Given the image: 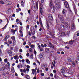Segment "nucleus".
Segmentation results:
<instances>
[{"label":"nucleus","instance_id":"obj_1","mask_svg":"<svg viewBox=\"0 0 79 79\" xmlns=\"http://www.w3.org/2000/svg\"><path fill=\"white\" fill-rule=\"evenodd\" d=\"M48 18L49 19L48 20L49 22L50 23V24H52V20H53V17L52 16V15L51 14H49L48 15Z\"/></svg>","mask_w":79,"mask_h":79},{"label":"nucleus","instance_id":"obj_2","mask_svg":"<svg viewBox=\"0 0 79 79\" xmlns=\"http://www.w3.org/2000/svg\"><path fill=\"white\" fill-rule=\"evenodd\" d=\"M55 2L56 3V6L57 8V9H59L60 8V3H59L60 1H58V0H56L55 1Z\"/></svg>","mask_w":79,"mask_h":79},{"label":"nucleus","instance_id":"obj_3","mask_svg":"<svg viewBox=\"0 0 79 79\" xmlns=\"http://www.w3.org/2000/svg\"><path fill=\"white\" fill-rule=\"evenodd\" d=\"M6 52L7 53L9 54V56H12L13 55V54H12V52L10 50H6Z\"/></svg>","mask_w":79,"mask_h":79},{"label":"nucleus","instance_id":"obj_4","mask_svg":"<svg viewBox=\"0 0 79 79\" xmlns=\"http://www.w3.org/2000/svg\"><path fill=\"white\" fill-rule=\"evenodd\" d=\"M18 30V28H16L14 30L13 29H12L11 30L10 32L13 34H15V32H16Z\"/></svg>","mask_w":79,"mask_h":79},{"label":"nucleus","instance_id":"obj_5","mask_svg":"<svg viewBox=\"0 0 79 79\" xmlns=\"http://www.w3.org/2000/svg\"><path fill=\"white\" fill-rule=\"evenodd\" d=\"M64 5L67 8H69V4L67 2L65 1L64 2Z\"/></svg>","mask_w":79,"mask_h":79},{"label":"nucleus","instance_id":"obj_6","mask_svg":"<svg viewBox=\"0 0 79 79\" xmlns=\"http://www.w3.org/2000/svg\"><path fill=\"white\" fill-rule=\"evenodd\" d=\"M9 37H10V35H6L5 36L4 39L3 40L4 41L6 42L7 41V39H8Z\"/></svg>","mask_w":79,"mask_h":79},{"label":"nucleus","instance_id":"obj_7","mask_svg":"<svg viewBox=\"0 0 79 79\" xmlns=\"http://www.w3.org/2000/svg\"><path fill=\"white\" fill-rule=\"evenodd\" d=\"M60 21L62 23H63L64 22V17L62 15H60Z\"/></svg>","mask_w":79,"mask_h":79},{"label":"nucleus","instance_id":"obj_8","mask_svg":"<svg viewBox=\"0 0 79 79\" xmlns=\"http://www.w3.org/2000/svg\"><path fill=\"white\" fill-rule=\"evenodd\" d=\"M60 34V37H62L63 36H64V35H66V34L65 33V32H62Z\"/></svg>","mask_w":79,"mask_h":79},{"label":"nucleus","instance_id":"obj_9","mask_svg":"<svg viewBox=\"0 0 79 79\" xmlns=\"http://www.w3.org/2000/svg\"><path fill=\"white\" fill-rule=\"evenodd\" d=\"M49 5L50 6L51 8H52V7H53V4H52V1H50Z\"/></svg>","mask_w":79,"mask_h":79},{"label":"nucleus","instance_id":"obj_10","mask_svg":"<svg viewBox=\"0 0 79 79\" xmlns=\"http://www.w3.org/2000/svg\"><path fill=\"white\" fill-rule=\"evenodd\" d=\"M31 71H32V74H35V73H36V70H35V69H31Z\"/></svg>","mask_w":79,"mask_h":79},{"label":"nucleus","instance_id":"obj_11","mask_svg":"<svg viewBox=\"0 0 79 79\" xmlns=\"http://www.w3.org/2000/svg\"><path fill=\"white\" fill-rule=\"evenodd\" d=\"M46 24L47 25L46 27H47V28H48V29H49V28L50 27V26H49V24H48V22H47L46 23Z\"/></svg>","mask_w":79,"mask_h":79},{"label":"nucleus","instance_id":"obj_12","mask_svg":"<svg viewBox=\"0 0 79 79\" xmlns=\"http://www.w3.org/2000/svg\"><path fill=\"white\" fill-rule=\"evenodd\" d=\"M35 31L34 30H32V29H31V34L32 35H34L35 34Z\"/></svg>","mask_w":79,"mask_h":79},{"label":"nucleus","instance_id":"obj_13","mask_svg":"<svg viewBox=\"0 0 79 79\" xmlns=\"http://www.w3.org/2000/svg\"><path fill=\"white\" fill-rule=\"evenodd\" d=\"M5 69H6L5 67H3L0 68V71H4Z\"/></svg>","mask_w":79,"mask_h":79},{"label":"nucleus","instance_id":"obj_14","mask_svg":"<svg viewBox=\"0 0 79 79\" xmlns=\"http://www.w3.org/2000/svg\"><path fill=\"white\" fill-rule=\"evenodd\" d=\"M11 39H12V40H13V42L15 41V37L14 36H12L11 37Z\"/></svg>","mask_w":79,"mask_h":79},{"label":"nucleus","instance_id":"obj_15","mask_svg":"<svg viewBox=\"0 0 79 79\" xmlns=\"http://www.w3.org/2000/svg\"><path fill=\"white\" fill-rule=\"evenodd\" d=\"M67 43H68V44H70V45H72V44H73V41L71 40L69 42H67Z\"/></svg>","mask_w":79,"mask_h":79},{"label":"nucleus","instance_id":"obj_16","mask_svg":"<svg viewBox=\"0 0 79 79\" xmlns=\"http://www.w3.org/2000/svg\"><path fill=\"white\" fill-rule=\"evenodd\" d=\"M45 52L46 53H49V52H50V49L48 48H47L45 49Z\"/></svg>","mask_w":79,"mask_h":79},{"label":"nucleus","instance_id":"obj_17","mask_svg":"<svg viewBox=\"0 0 79 79\" xmlns=\"http://www.w3.org/2000/svg\"><path fill=\"white\" fill-rule=\"evenodd\" d=\"M68 61H69V62H72V61H73L72 60H71V58L69 57L68 58Z\"/></svg>","mask_w":79,"mask_h":79},{"label":"nucleus","instance_id":"obj_18","mask_svg":"<svg viewBox=\"0 0 79 79\" xmlns=\"http://www.w3.org/2000/svg\"><path fill=\"white\" fill-rule=\"evenodd\" d=\"M21 5L22 6H24V3L23 1H21Z\"/></svg>","mask_w":79,"mask_h":79},{"label":"nucleus","instance_id":"obj_19","mask_svg":"<svg viewBox=\"0 0 79 79\" xmlns=\"http://www.w3.org/2000/svg\"><path fill=\"white\" fill-rule=\"evenodd\" d=\"M21 9L20 8L16 9V11L17 13H18L19 11H21Z\"/></svg>","mask_w":79,"mask_h":79},{"label":"nucleus","instance_id":"obj_20","mask_svg":"<svg viewBox=\"0 0 79 79\" xmlns=\"http://www.w3.org/2000/svg\"><path fill=\"white\" fill-rule=\"evenodd\" d=\"M66 12V10L65 9H63V10L62 12V13L63 15H64V14Z\"/></svg>","mask_w":79,"mask_h":79},{"label":"nucleus","instance_id":"obj_21","mask_svg":"<svg viewBox=\"0 0 79 79\" xmlns=\"http://www.w3.org/2000/svg\"><path fill=\"white\" fill-rule=\"evenodd\" d=\"M71 28L72 29H74L75 28V26H74V24H72Z\"/></svg>","mask_w":79,"mask_h":79},{"label":"nucleus","instance_id":"obj_22","mask_svg":"<svg viewBox=\"0 0 79 79\" xmlns=\"http://www.w3.org/2000/svg\"><path fill=\"white\" fill-rule=\"evenodd\" d=\"M26 61L27 63H28V64H30V61H29V59H27L26 60Z\"/></svg>","mask_w":79,"mask_h":79},{"label":"nucleus","instance_id":"obj_23","mask_svg":"<svg viewBox=\"0 0 79 79\" xmlns=\"http://www.w3.org/2000/svg\"><path fill=\"white\" fill-rule=\"evenodd\" d=\"M39 4V1H37L36 3V7L37 9H38V4Z\"/></svg>","mask_w":79,"mask_h":79},{"label":"nucleus","instance_id":"obj_24","mask_svg":"<svg viewBox=\"0 0 79 79\" xmlns=\"http://www.w3.org/2000/svg\"><path fill=\"white\" fill-rule=\"evenodd\" d=\"M26 76H27L26 77V78L27 79H31V78L30 77H29V76L28 75H26Z\"/></svg>","mask_w":79,"mask_h":79},{"label":"nucleus","instance_id":"obj_25","mask_svg":"<svg viewBox=\"0 0 79 79\" xmlns=\"http://www.w3.org/2000/svg\"><path fill=\"white\" fill-rule=\"evenodd\" d=\"M39 57L40 58V59L42 60V58H43V56L41 55H40L39 56Z\"/></svg>","mask_w":79,"mask_h":79},{"label":"nucleus","instance_id":"obj_26","mask_svg":"<svg viewBox=\"0 0 79 79\" xmlns=\"http://www.w3.org/2000/svg\"><path fill=\"white\" fill-rule=\"evenodd\" d=\"M53 9L52 13H55V7H54V6L53 7Z\"/></svg>","mask_w":79,"mask_h":79},{"label":"nucleus","instance_id":"obj_27","mask_svg":"<svg viewBox=\"0 0 79 79\" xmlns=\"http://www.w3.org/2000/svg\"><path fill=\"white\" fill-rule=\"evenodd\" d=\"M27 29H28L29 28V25H27L26 27Z\"/></svg>","mask_w":79,"mask_h":79},{"label":"nucleus","instance_id":"obj_28","mask_svg":"<svg viewBox=\"0 0 79 79\" xmlns=\"http://www.w3.org/2000/svg\"><path fill=\"white\" fill-rule=\"evenodd\" d=\"M0 4H2V5L3 4H5V3H4V2H3L1 1H0Z\"/></svg>","mask_w":79,"mask_h":79},{"label":"nucleus","instance_id":"obj_29","mask_svg":"<svg viewBox=\"0 0 79 79\" xmlns=\"http://www.w3.org/2000/svg\"><path fill=\"white\" fill-rule=\"evenodd\" d=\"M61 72L62 73H64V69H62L61 70Z\"/></svg>","mask_w":79,"mask_h":79},{"label":"nucleus","instance_id":"obj_30","mask_svg":"<svg viewBox=\"0 0 79 79\" xmlns=\"http://www.w3.org/2000/svg\"><path fill=\"white\" fill-rule=\"evenodd\" d=\"M31 58H32V59H33V54H31Z\"/></svg>","mask_w":79,"mask_h":79},{"label":"nucleus","instance_id":"obj_31","mask_svg":"<svg viewBox=\"0 0 79 79\" xmlns=\"http://www.w3.org/2000/svg\"><path fill=\"white\" fill-rule=\"evenodd\" d=\"M71 62H72V63L73 65V66H75V64L74 63V62H73V61H72Z\"/></svg>","mask_w":79,"mask_h":79},{"label":"nucleus","instance_id":"obj_32","mask_svg":"<svg viewBox=\"0 0 79 79\" xmlns=\"http://www.w3.org/2000/svg\"><path fill=\"white\" fill-rule=\"evenodd\" d=\"M40 52H42L43 51H44V49L43 48H41L40 49Z\"/></svg>","mask_w":79,"mask_h":79},{"label":"nucleus","instance_id":"obj_33","mask_svg":"<svg viewBox=\"0 0 79 79\" xmlns=\"http://www.w3.org/2000/svg\"><path fill=\"white\" fill-rule=\"evenodd\" d=\"M39 22L40 23H42V20L41 18H39Z\"/></svg>","mask_w":79,"mask_h":79},{"label":"nucleus","instance_id":"obj_34","mask_svg":"<svg viewBox=\"0 0 79 79\" xmlns=\"http://www.w3.org/2000/svg\"><path fill=\"white\" fill-rule=\"evenodd\" d=\"M65 26L66 27H68V25L66 23H65Z\"/></svg>","mask_w":79,"mask_h":79},{"label":"nucleus","instance_id":"obj_35","mask_svg":"<svg viewBox=\"0 0 79 79\" xmlns=\"http://www.w3.org/2000/svg\"><path fill=\"white\" fill-rule=\"evenodd\" d=\"M34 54L35 55V56H36V55L37 54V52L35 50H34Z\"/></svg>","mask_w":79,"mask_h":79},{"label":"nucleus","instance_id":"obj_36","mask_svg":"<svg viewBox=\"0 0 79 79\" xmlns=\"http://www.w3.org/2000/svg\"><path fill=\"white\" fill-rule=\"evenodd\" d=\"M29 51L30 52H32V49L31 48H30L29 49Z\"/></svg>","mask_w":79,"mask_h":79},{"label":"nucleus","instance_id":"obj_37","mask_svg":"<svg viewBox=\"0 0 79 79\" xmlns=\"http://www.w3.org/2000/svg\"><path fill=\"white\" fill-rule=\"evenodd\" d=\"M2 54V51L1 50V49H0V55Z\"/></svg>","mask_w":79,"mask_h":79},{"label":"nucleus","instance_id":"obj_38","mask_svg":"<svg viewBox=\"0 0 79 79\" xmlns=\"http://www.w3.org/2000/svg\"><path fill=\"white\" fill-rule=\"evenodd\" d=\"M2 76H5V73L3 72L2 73Z\"/></svg>","mask_w":79,"mask_h":79},{"label":"nucleus","instance_id":"obj_39","mask_svg":"<svg viewBox=\"0 0 79 79\" xmlns=\"http://www.w3.org/2000/svg\"><path fill=\"white\" fill-rule=\"evenodd\" d=\"M20 37H23V34L22 33H20Z\"/></svg>","mask_w":79,"mask_h":79},{"label":"nucleus","instance_id":"obj_40","mask_svg":"<svg viewBox=\"0 0 79 79\" xmlns=\"http://www.w3.org/2000/svg\"><path fill=\"white\" fill-rule=\"evenodd\" d=\"M20 30H21V31H23V27H20Z\"/></svg>","mask_w":79,"mask_h":79},{"label":"nucleus","instance_id":"obj_41","mask_svg":"<svg viewBox=\"0 0 79 79\" xmlns=\"http://www.w3.org/2000/svg\"><path fill=\"white\" fill-rule=\"evenodd\" d=\"M40 24L42 27H44L43 26V25L42 24V23H40Z\"/></svg>","mask_w":79,"mask_h":79},{"label":"nucleus","instance_id":"obj_42","mask_svg":"<svg viewBox=\"0 0 79 79\" xmlns=\"http://www.w3.org/2000/svg\"><path fill=\"white\" fill-rule=\"evenodd\" d=\"M13 47H12L10 48V50H13Z\"/></svg>","mask_w":79,"mask_h":79},{"label":"nucleus","instance_id":"obj_43","mask_svg":"<svg viewBox=\"0 0 79 79\" xmlns=\"http://www.w3.org/2000/svg\"><path fill=\"white\" fill-rule=\"evenodd\" d=\"M14 58L15 60H16V59H17V56H14Z\"/></svg>","mask_w":79,"mask_h":79},{"label":"nucleus","instance_id":"obj_44","mask_svg":"<svg viewBox=\"0 0 79 79\" xmlns=\"http://www.w3.org/2000/svg\"><path fill=\"white\" fill-rule=\"evenodd\" d=\"M9 44H12V41H10L9 42Z\"/></svg>","mask_w":79,"mask_h":79},{"label":"nucleus","instance_id":"obj_45","mask_svg":"<svg viewBox=\"0 0 79 79\" xmlns=\"http://www.w3.org/2000/svg\"><path fill=\"white\" fill-rule=\"evenodd\" d=\"M7 25V24H6V25L5 26H4V27L3 28H2V29H6V25Z\"/></svg>","mask_w":79,"mask_h":79},{"label":"nucleus","instance_id":"obj_46","mask_svg":"<svg viewBox=\"0 0 79 79\" xmlns=\"http://www.w3.org/2000/svg\"><path fill=\"white\" fill-rule=\"evenodd\" d=\"M26 44V41H25L23 43V45H25Z\"/></svg>","mask_w":79,"mask_h":79},{"label":"nucleus","instance_id":"obj_47","mask_svg":"<svg viewBox=\"0 0 79 79\" xmlns=\"http://www.w3.org/2000/svg\"><path fill=\"white\" fill-rule=\"evenodd\" d=\"M26 56H27V57H28V56H29V53H27Z\"/></svg>","mask_w":79,"mask_h":79},{"label":"nucleus","instance_id":"obj_48","mask_svg":"<svg viewBox=\"0 0 79 79\" xmlns=\"http://www.w3.org/2000/svg\"><path fill=\"white\" fill-rule=\"evenodd\" d=\"M44 0H41V2L42 3H44Z\"/></svg>","mask_w":79,"mask_h":79},{"label":"nucleus","instance_id":"obj_49","mask_svg":"<svg viewBox=\"0 0 79 79\" xmlns=\"http://www.w3.org/2000/svg\"><path fill=\"white\" fill-rule=\"evenodd\" d=\"M60 27H63L64 28H64H65L64 27V26L63 25H60Z\"/></svg>","mask_w":79,"mask_h":79},{"label":"nucleus","instance_id":"obj_50","mask_svg":"<svg viewBox=\"0 0 79 79\" xmlns=\"http://www.w3.org/2000/svg\"><path fill=\"white\" fill-rule=\"evenodd\" d=\"M4 61L5 62H7V59H6L4 60Z\"/></svg>","mask_w":79,"mask_h":79},{"label":"nucleus","instance_id":"obj_51","mask_svg":"<svg viewBox=\"0 0 79 79\" xmlns=\"http://www.w3.org/2000/svg\"><path fill=\"white\" fill-rule=\"evenodd\" d=\"M19 57L20 58H21V59H22V58H23V56H22L21 55H20Z\"/></svg>","mask_w":79,"mask_h":79},{"label":"nucleus","instance_id":"obj_52","mask_svg":"<svg viewBox=\"0 0 79 79\" xmlns=\"http://www.w3.org/2000/svg\"><path fill=\"white\" fill-rule=\"evenodd\" d=\"M40 72V70H39V69H38L37 70V73H39V72Z\"/></svg>","mask_w":79,"mask_h":79},{"label":"nucleus","instance_id":"obj_53","mask_svg":"<svg viewBox=\"0 0 79 79\" xmlns=\"http://www.w3.org/2000/svg\"><path fill=\"white\" fill-rule=\"evenodd\" d=\"M26 71L27 72V71H29V69L27 68L26 69Z\"/></svg>","mask_w":79,"mask_h":79},{"label":"nucleus","instance_id":"obj_54","mask_svg":"<svg viewBox=\"0 0 79 79\" xmlns=\"http://www.w3.org/2000/svg\"><path fill=\"white\" fill-rule=\"evenodd\" d=\"M41 46L43 48H44V45L43 44H41Z\"/></svg>","mask_w":79,"mask_h":79},{"label":"nucleus","instance_id":"obj_55","mask_svg":"<svg viewBox=\"0 0 79 79\" xmlns=\"http://www.w3.org/2000/svg\"><path fill=\"white\" fill-rule=\"evenodd\" d=\"M65 48H67V49H69V47H67V46H65Z\"/></svg>","mask_w":79,"mask_h":79},{"label":"nucleus","instance_id":"obj_56","mask_svg":"<svg viewBox=\"0 0 79 79\" xmlns=\"http://www.w3.org/2000/svg\"><path fill=\"white\" fill-rule=\"evenodd\" d=\"M23 72H25V73H26V70L25 69H24L23 70Z\"/></svg>","mask_w":79,"mask_h":79},{"label":"nucleus","instance_id":"obj_57","mask_svg":"<svg viewBox=\"0 0 79 79\" xmlns=\"http://www.w3.org/2000/svg\"><path fill=\"white\" fill-rule=\"evenodd\" d=\"M19 52H23V50L22 49H20Z\"/></svg>","mask_w":79,"mask_h":79},{"label":"nucleus","instance_id":"obj_58","mask_svg":"<svg viewBox=\"0 0 79 79\" xmlns=\"http://www.w3.org/2000/svg\"><path fill=\"white\" fill-rule=\"evenodd\" d=\"M28 13L30 14L31 13V10H28Z\"/></svg>","mask_w":79,"mask_h":79},{"label":"nucleus","instance_id":"obj_59","mask_svg":"<svg viewBox=\"0 0 79 79\" xmlns=\"http://www.w3.org/2000/svg\"><path fill=\"white\" fill-rule=\"evenodd\" d=\"M28 33H29V35H31V32H30V31H29L28 32Z\"/></svg>","mask_w":79,"mask_h":79},{"label":"nucleus","instance_id":"obj_60","mask_svg":"<svg viewBox=\"0 0 79 79\" xmlns=\"http://www.w3.org/2000/svg\"><path fill=\"white\" fill-rule=\"evenodd\" d=\"M20 72H21V73H23V69H20Z\"/></svg>","mask_w":79,"mask_h":79},{"label":"nucleus","instance_id":"obj_61","mask_svg":"<svg viewBox=\"0 0 79 79\" xmlns=\"http://www.w3.org/2000/svg\"><path fill=\"white\" fill-rule=\"evenodd\" d=\"M53 72L54 73H56V70H53Z\"/></svg>","mask_w":79,"mask_h":79},{"label":"nucleus","instance_id":"obj_62","mask_svg":"<svg viewBox=\"0 0 79 79\" xmlns=\"http://www.w3.org/2000/svg\"><path fill=\"white\" fill-rule=\"evenodd\" d=\"M18 21H19V19H16V22H18Z\"/></svg>","mask_w":79,"mask_h":79},{"label":"nucleus","instance_id":"obj_63","mask_svg":"<svg viewBox=\"0 0 79 79\" xmlns=\"http://www.w3.org/2000/svg\"><path fill=\"white\" fill-rule=\"evenodd\" d=\"M32 37L33 39H35V36H33Z\"/></svg>","mask_w":79,"mask_h":79},{"label":"nucleus","instance_id":"obj_64","mask_svg":"<svg viewBox=\"0 0 79 79\" xmlns=\"http://www.w3.org/2000/svg\"><path fill=\"white\" fill-rule=\"evenodd\" d=\"M8 2H9V1L7 0L5 2V3H8Z\"/></svg>","mask_w":79,"mask_h":79}]
</instances>
